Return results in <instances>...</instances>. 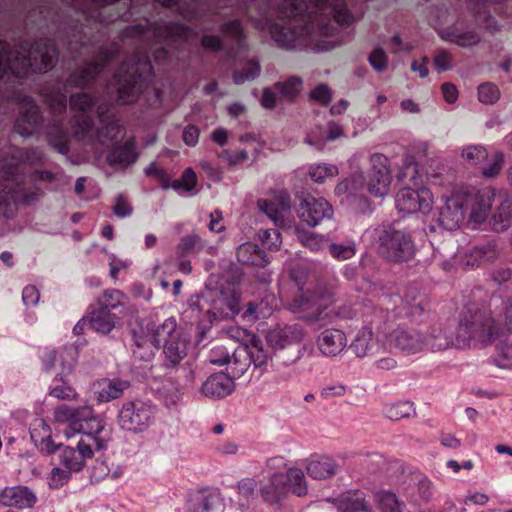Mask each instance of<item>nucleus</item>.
<instances>
[{"mask_svg": "<svg viewBox=\"0 0 512 512\" xmlns=\"http://www.w3.org/2000/svg\"><path fill=\"white\" fill-rule=\"evenodd\" d=\"M189 33V27L174 21L158 20L154 23L128 26L124 36L138 38V51L125 60L114 74L118 86V101L121 104H132L137 101L146 80L153 75L150 51L157 64L168 59V51L163 47H155L157 44L164 41L186 40Z\"/></svg>", "mask_w": 512, "mask_h": 512, "instance_id": "1", "label": "nucleus"}, {"mask_svg": "<svg viewBox=\"0 0 512 512\" xmlns=\"http://www.w3.org/2000/svg\"><path fill=\"white\" fill-rule=\"evenodd\" d=\"M320 15H305L307 4L303 0H283L279 12L290 18L285 25L272 24L270 34L278 47L294 50L305 44V37L316 32L321 36L333 35L337 26H349L355 18L344 0H309Z\"/></svg>", "mask_w": 512, "mask_h": 512, "instance_id": "2", "label": "nucleus"}, {"mask_svg": "<svg viewBox=\"0 0 512 512\" xmlns=\"http://www.w3.org/2000/svg\"><path fill=\"white\" fill-rule=\"evenodd\" d=\"M402 298L398 294H386L381 298L384 308L370 309L364 315V324L358 330L349 348L359 358L373 356L384 349L385 341L395 326L391 311L398 307Z\"/></svg>", "mask_w": 512, "mask_h": 512, "instance_id": "3", "label": "nucleus"}, {"mask_svg": "<svg viewBox=\"0 0 512 512\" xmlns=\"http://www.w3.org/2000/svg\"><path fill=\"white\" fill-rule=\"evenodd\" d=\"M57 59L58 51L48 39H41L34 44L24 42L15 50L0 40V79L9 77V74L23 77L30 69L47 72L54 67Z\"/></svg>", "mask_w": 512, "mask_h": 512, "instance_id": "4", "label": "nucleus"}, {"mask_svg": "<svg viewBox=\"0 0 512 512\" xmlns=\"http://www.w3.org/2000/svg\"><path fill=\"white\" fill-rule=\"evenodd\" d=\"M475 325V330L484 335V339H479V344L489 346L496 344L497 349L501 351V358L495 360L501 368L511 366L512 342H509L508 336L512 335V295L504 299L496 318L487 311H476L470 313Z\"/></svg>", "mask_w": 512, "mask_h": 512, "instance_id": "5", "label": "nucleus"}, {"mask_svg": "<svg viewBox=\"0 0 512 512\" xmlns=\"http://www.w3.org/2000/svg\"><path fill=\"white\" fill-rule=\"evenodd\" d=\"M478 322H473L471 314L460 318L455 329L446 324H435L424 332V350L432 353L450 349H467L472 342L479 344L484 335L475 330Z\"/></svg>", "mask_w": 512, "mask_h": 512, "instance_id": "6", "label": "nucleus"}, {"mask_svg": "<svg viewBox=\"0 0 512 512\" xmlns=\"http://www.w3.org/2000/svg\"><path fill=\"white\" fill-rule=\"evenodd\" d=\"M377 253L391 263H405L416 255L411 232L395 224H383L372 231Z\"/></svg>", "mask_w": 512, "mask_h": 512, "instance_id": "7", "label": "nucleus"}, {"mask_svg": "<svg viewBox=\"0 0 512 512\" xmlns=\"http://www.w3.org/2000/svg\"><path fill=\"white\" fill-rule=\"evenodd\" d=\"M44 196L39 187L24 188V175L0 178V212L5 218H12L18 209V203L31 205Z\"/></svg>", "mask_w": 512, "mask_h": 512, "instance_id": "8", "label": "nucleus"}, {"mask_svg": "<svg viewBox=\"0 0 512 512\" xmlns=\"http://www.w3.org/2000/svg\"><path fill=\"white\" fill-rule=\"evenodd\" d=\"M46 102L54 117V123L47 127L46 138L49 146L61 155H68L70 148L68 134L62 127L67 110V95L62 90H51L46 95Z\"/></svg>", "mask_w": 512, "mask_h": 512, "instance_id": "9", "label": "nucleus"}, {"mask_svg": "<svg viewBox=\"0 0 512 512\" xmlns=\"http://www.w3.org/2000/svg\"><path fill=\"white\" fill-rule=\"evenodd\" d=\"M119 48L116 43L99 47L95 54V61H89L76 68L67 78L65 88L74 86L85 88L93 83L104 68L118 55Z\"/></svg>", "mask_w": 512, "mask_h": 512, "instance_id": "10", "label": "nucleus"}, {"mask_svg": "<svg viewBox=\"0 0 512 512\" xmlns=\"http://www.w3.org/2000/svg\"><path fill=\"white\" fill-rule=\"evenodd\" d=\"M45 162V153L40 147H9L0 153V178L24 175L23 164L39 165Z\"/></svg>", "mask_w": 512, "mask_h": 512, "instance_id": "11", "label": "nucleus"}, {"mask_svg": "<svg viewBox=\"0 0 512 512\" xmlns=\"http://www.w3.org/2000/svg\"><path fill=\"white\" fill-rule=\"evenodd\" d=\"M206 297L210 302L209 319H231L240 312V294L234 286L207 288Z\"/></svg>", "mask_w": 512, "mask_h": 512, "instance_id": "12", "label": "nucleus"}, {"mask_svg": "<svg viewBox=\"0 0 512 512\" xmlns=\"http://www.w3.org/2000/svg\"><path fill=\"white\" fill-rule=\"evenodd\" d=\"M75 423H73V430L82 433L88 441H92L96 450L106 448L105 441L99 436L104 426L102 420L94 414L91 406H81L74 408Z\"/></svg>", "mask_w": 512, "mask_h": 512, "instance_id": "13", "label": "nucleus"}, {"mask_svg": "<svg viewBox=\"0 0 512 512\" xmlns=\"http://www.w3.org/2000/svg\"><path fill=\"white\" fill-rule=\"evenodd\" d=\"M464 198L466 211H469V220L476 224L486 221L491 210L496 191L492 187L479 190H460Z\"/></svg>", "mask_w": 512, "mask_h": 512, "instance_id": "14", "label": "nucleus"}, {"mask_svg": "<svg viewBox=\"0 0 512 512\" xmlns=\"http://www.w3.org/2000/svg\"><path fill=\"white\" fill-rule=\"evenodd\" d=\"M370 164L367 189L375 197H383L388 193L392 182L390 161L384 154L374 153L370 157Z\"/></svg>", "mask_w": 512, "mask_h": 512, "instance_id": "15", "label": "nucleus"}, {"mask_svg": "<svg viewBox=\"0 0 512 512\" xmlns=\"http://www.w3.org/2000/svg\"><path fill=\"white\" fill-rule=\"evenodd\" d=\"M433 204V197L429 189L402 188L395 197V206L399 213L414 214L428 213Z\"/></svg>", "mask_w": 512, "mask_h": 512, "instance_id": "16", "label": "nucleus"}, {"mask_svg": "<svg viewBox=\"0 0 512 512\" xmlns=\"http://www.w3.org/2000/svg\"><path fill=\"white\" fill-rule=\"evenodd\" d=\"M152 415L151 406L140 401L127 402L118 414V421L121 428L127 431L141 432L150 425Z\"/></svg>", "mask_w": 512, "mask_h": 512, "instance_id": "17", "label": "nucleus"}, {"mask_svg": "<svg viewBox=\"0 0 512 512\" xmlns=\"http://www.w3.org/2000/svg\"><path fill=\"white\" fill-rule=\"evenodd\" d=\"M442 199L444 202L439 208L438 224L447 231H454L460 227L466 217L465 200L459 190Z\"/></svg>", "mask_w": 512, "mask_h": 512, "instance_id": "18", "label": "nucleus"}, {"mask_svg": "<svg viewBox=\"0 0 512 512\" xmlns=\"http://www.w3.org/2000/svg\"><path fill=\"white\" fill-rule=\"evenodd\" d=\"M299 199V217L309 226L315 227L323 220L332 218L333 208L326 199L305 193H302Z\"/></svg>", "mask_w": 512, "mask_h": 512, "instance_id": "19", "label": "nucleus"}, {"mask_svg": "<svg viewBox=\"0 0 512 512\" xmlns=\"http://www.w3.org/2000/svg\"><path fill=\"white\" fill-rule=\"evenodd\" d=\"M43 122L39 107L31 97H25L19 108V116L14 124V131L23 138L33 135Z\"/></svg>", "mask_w": 512, "mask_h": 512, "instance_id": "20", "label": "nucleus"}, {"mask_svg": "<svg viewBox=\"0 0 512 512\" xmlns=\"http://www.w3.org/2000/svg\"><path fill=\"white\" fill-rule=\"evenodd\" d=\"M391 344L404 355L410 356L424 352V332L415 328H393Z\"/></svg>", "mask_w": 512, "mask_h": 512, "instance_id": "21", "label": "nucleus"}, {"mask_svg": "<svg viewBox=\"0 0 512 512\" xmlns=\"http://www.w3.org/2000/svg\"><path fill=\"white\" fill-rule=\"evenodd\" d=\"M95 445L92 441L80 439L77 447L63 446L59 452V463L71 472L81 471L87 459L92 458Z\"/></svg>", "mask_w": 512, "mask_h": 512, "instance_id": "22", "label": "nucleus"}, {"mask_svg": "<svg viewBox=\"0 0 512 512\" xmlns=\"http://www.w3.org/2000/svg\"><path fill=\"white\" fill-rule=\"evenodd\" d=\"M57 361H60V372L55 376L54 381H62L63 377H68L73 373L76 364L75 351L71 348L46 351L42 358L43 371L50 373L57 368Z\"/></svg>", "mask_w": 512, "mask_h": 512, "instance_id": "23", "label": "nucleus"}, {"mask_svg": "<svg viewBox=\"0 0 512 512\" xmlns=\"http://www.w3.org/2000/svg\"><path fill=\"white\" fill-rule=\"evenodd\" d=\"M97 113L101 127L94 132L93 137L89 140V145L96 148L97 146L106 147L110 144L112 146L117 144L118 140L123 137L124 127L116 120L105 117L101 107L98 108Z\"/></svg>", "mask_w": 512, "mask_h": 512, "instance_id": "24", "label": "nucleus"}, {"mask_svg": "<svg viewBox=\"0 0 512 512\" xmlns=\"http://www.w3.org/2000/svg\"><path fill=\"white\" fill-rule=\"evenodd\" d=\"M501 247L496 239L483 241L473 246L465 254V264L471 268H479L493 264L500 256Z\"/></svg>", "mask_w": 512, "mask_h": 512, "instance_id": "25", "label": "nucleus"}, {"mask_svg": "<svg viewBox=\"0 0 512 512\" xmlns=\"http://www.w3.org/2000/svg\"><path fill=\"white\" fill-rule=\"evenodd\" d=\"M258 207L277 227H283L285 225V214L291 209V198L288 192L279 191L273 200H258Z\"/></svg>", "mask_w": 512, "mask_h": 512, "instance_id": "26", "label": "nucleus"}, {"mask_svg": "<svg viewBox=\"0 0 512 512\" xmlns=\"http://www.w3.org/2000/svg\"><path fill=\"white\" fill-rule=\"evenodd\" d=\"M304 337V328L293 324L271 330L267 335V341L273 349L279 350L300 344Z\"/></svg>", "mask_w": 512, "mask_h": 512, "instance_id": "27", "label": "nucleus"}, {"mask_svg": "<svg viewBox=\"0 0 512 512\" xmlns=\"http://www.w3.org/2000/svg\"><path fill=\"white\" fill-rule=\"evenodd\" d=\"M0 500L5 506L27 509L34 506L37 497L30 488L19 485L0 491Z\"/></svg>", "mask_w": 512, "mask_h": 512, "instance_id": "28", "label": "nucleus"}, {"mask_svg": "<svg viewBox=\"0 0 512 512\" xmlns=\"http://www.w3.org/2000/svg\"><path fill=\"white\" fill-rule=\"evenodd\" d=\"M317 346L323 355L337 356L347 346L346 334L340 329L327 328L319 334Z\"/></svg>", "mask_w": 512, "mask_h": 512, "instance_id": "29", "label": "nucleus"}, {"mask_svg": "<svg viewBox=\"0 0 512 512\" xmlns=\"http://www.w3.org/2000/svg\"><path fill=\"white\" fill-rule=\"evenodd\" d=\"M139 158L135 141L127 140L123 144H115L107 154V163L112 167L128 168L134 165Z\"/></svg>", "mask_w": 512, "mask_h": 512, "instance_id": "30", "label": "nucleus"}, {"mask_svg": "<svg viewBox=\"0 0 512 512\" xmlns=\"http://www.w3.org/2000/svg\"><path fill=\"white\" fill-rule=\"evenodd\" d=\"M234 381L228 374L219 372L210 375L202 384L201 392L206 397L224 398L234 390Z\"/></svg>", "mask_w": 512, "mask_h": 512, "instance_id": "31", "label": "nucleus"}, {"mask_svg": "<svg viewBox=\"0 0 512 512\" xmlns=\"http://www.w3.org/2000/svg\"><path fill=\"white\" fill-rule=\"evenodd\" d=\"M87 315L89 328L103 335L109 334L119 320L115 312L105 311L93 304L89 306Z\"/></svg>", "mask_w": 512, "mask_h": 512, "instance_id": "32", "label": "nucleus"}, {"mask_svg": "<svg viewBox=\"0 0 512 512\" xmlns=\"http://www.w3.org/2000/svg\"><path fill=\"white\" fill-rule=\"evenodd\" d=\"M287 477L274 473L261 482L260 494L266 502L278 503L288 492Z\"/></svg>", "mask_w": 512, "mask_h": 512, "instance_id": "33", "label": "nucleus"}, {"mask_svg": "<svg viewBox=\"0 0 512 512\" xmlns=\"http://www.w3.org/2000/svg\"><path fill=\"white\" fill-rule=\"evenodd\" d=\"M338 464L329 456L312 455L306 465L307 474L313 479L325 480L336 474Z\"/></svg>", "mask_w": 512, "mask_h": 512, "instance_id": "34", "label": "nucleus"}, {"mask_svg": "<svg viewBox=\"0 0 512 512\" xmlns=\"http://www.w3.org/2000/svg\"><path fill=\"white\" fill-rule=\"evenodd\" d=\"M233 356L235 358V362L239 361L241 358H245V362L247 367L249 364L253 363L255 367H262L267 364L269 359L268 352L263 348L260 340H252L250 346H244L239 349H233Z\"/></svg>", "mask_w": 512, "mask_h": 512, "instance_id": "35", "label": "nucleus"}, {"mask_svg": "<svg viewBox=\"0 0 512 512\" xmlns=\"http://www.w3.org/2000/svg\"><path fill=\"white\" fill-rule=\"evenodd\" d=\"M209 361L213 365L223 366L229 365V368L233 373L242 375L247 370L246 363H239V361L235 362V358L233 356V350L228 349L224 345H218L211 349L209 354Z\"/></svg>", "mask_w": 512, "mask_h": 512, "instance_id": "36", "label": "nucleus"}, {"mask_svg": "<svg viewBox=\"0 0 512 512\" xmlns=\"http://www.w3.org/2000/svg\"><path fill=\"white\" fill-rule=\"evenodd\" d=\"M163 346L164 362L167 368H175L187 355L188 342L182 336L165 343Z\"/></svg>", "mask_w": 512, "mask_h": 512, "instance_id": "37", "label": "nucleus"}, {"mask_svg": "<svg viewBox=\"0 0 512 512\" xmlns=\"http://www.w3.org/2000/svg\"><path fill=\"white\" fill-rule=\"evenodd\" d=\"M204 250L209 254L215 253V248L213 246H207L199 235L193 232L181 238L180 242L176 246L175 253L177 258H184L191 253H199Z\"/></svg>", "mask_w": 512, "mask_h": 512, "instance_id": "38", "label": "nucleus"}, {"mask_svg": "<svg viewBox=\"0 0 512 512\" xmlns=\"http://www.w3.org/2000/svg\"><path fill=\"white\" fill-rule=\"evenodd\" d=\"M237 260L245 265H266L270 259L265 252L252 242L241 244L236 251Z\"/></svg>", "mask_w": 512, "mask_h": 512, "instance_id": "39", "label": "nucleus"}, {"mask_svg": "<svg viewBox=\"0 0 512 512\" xmlns=\"http://www.w3.org/2000/svg\"><path fill=\"white\" fill-rule=\"evenodd\" d=\"M182 336L181 331L178 329L177 321L174 317H169L160 325L156 326L152 332L156 348H160L165 343Z\"/></svg>", "mask_w": 512, "mask_h": 512, "instance_id": "40", "label": "nucleus"}, {"mask_svg": "<svg viewBox=\"0 0 512 512\" xmlns=\"http://www.w3.org/2000/svg\"><path fill=\"white\" fill-rule=\"evenodd\" d=\"M129 383L121 380L103 379L98 382V390L96 391L97 399L100 402H109L119 398Z\"/></svg>", "mask_w": 512, "mask_h": 512, "instance_id": "41", "label": "nucleus"}, {"mask_svg": "<svg viewBox=\"0 0 512 512\" xmlns=\"http://www.w3.org/2000/svg\"><path fill=\"white\" fill-rule=\"evenodd\" d=\"M512 225V199L505 197L492 215V227L496 232H504Z\"/></svg>", "mask_w": 512, "mask_h": 512, "instance_id": "42", "label": "nucleus"}, {"mask_svg": "<svg viewBox=\"0 0 512 512\" xmlns=\"http://www.w3.org/2000/svg\"><path fill=\"white\" fill-rule=\"evenodd\" d=\"M127 300L126 295L117 289H107L103 291V293L96 298L95 303L93 305L108 311L114 312L119 308H123L125 306V302Z\"/></svg>", "mask_w": 512, "mask_h": 512, "instance_id": "43", "label": "nucleus"}, {"mask_svg": "<svg viewBox=\"0 0 512 512\" xmlns=\"http://www.w3.org/2000/svg\"><path fill=\"white\" fill-rule=\"evenodd\" d=\"M133 355L142 361H150L155 356L156 348L154 341H150L143 333L133 331Z\"/></svg>", "mask_w": 512, "mask_h": 512, "instance_id": "44", "label": "nucleus"}, {"mask_svg": "<svg viewBox=\"0 0 512 512\" xmlns=\"http://www.w3.org/2000/svg\"><path fill=\"white\" fill-rule=\"evenodd\" d=\"M41 427L43 430V435L39 437L38 430L36 428L32 429L30 432L31 438L34 441L36 447L39 449L41 453H45L47 455L54 454L56 451L60 452V448L64 445L59 444L56 445L52 437L50 435V429L47 424L41 421Z\"/></svg>", "mask_w": 512, "mask_h": 512, "instance_id": "45", "label": "nucleus"}, {"mask_svg": "<svg viewBox=\"0 0 512 512\" xmlns=\"http://www.w3.org/2000/svg\"><path fill=\"white\" fill-rule=\"evenodd\" d=\"M443 38L462 47H472L480 42V36L475 31H460L456 27L443 32Z\"/></svg>", "mask_w": 512, "mask_h": 512, "instance_id": "46", "label": "nucleus"}, {"mask_svg": "<svg viewBox=\"0 0 512 512\" xmlns=\"http://www.w3.org/2000/svg\"><path fill=\"white\" fill-rule=\"evenodd\" d=\"M284 476L287 477L288 491H291L299 497L307 494L308 488L305 480V474L300 468H288L284 473Z\"/></svg>", "mask_w": 512, "mask_h": 512, "instance_id": "47", "label": "nucleus"}, {"mask_svg": "<svg viewBox=\"0 0 512 512\" xmlns=\"http://www.w3.org/2000/svg\"><path fill=\"white\" fill-rule=\"evenodd\" d=\"M70 124L75 138L78 141L89 143V140L93 137V135L90 136L94 125L93 119L84 114H78L72 117Z\"/></svg>", "mask_w": 512, "mask_h": 512, "instance_id": "48", "label": "nucleus"}, {"mask_svg": "<svg viewBox=\"0 0 512 512\" xmlns=\"http://www.w3.org/2000/svg\"><path fill=\"white\" fill-rule=\"evenodd\" d=\"M337 507L340 512H370L368 502L358 493L343 495Z\"/></svg>", "mask_w": 512, "mask_h": 512, "instance_id": "49", "label": "nucleus"}, {"mask_svg": "<svg viewBox=\"0 0 512 512\" xmlns=\"http://www.w3.org/2000/svg\"><path fill=\"white\" fill-rule=\"evenodd\" d=\"M374 498L382 512H397L403 506L396 494L391 491H378L374 494Z\"/></svg>", "mask_w": 512, "mask_h": 512, "instance_id": "50", "label": "nucleus"}, {"mask_svg": "<svg viewBox=\"0 0 512 512\" xmlns=\"http://www.w3.org/2000/svg\"><path fill=\"white\" fill-rule=\"evenodd\" d=\"M338 174V168L334 164L317 163L309 168V176L316 183H323L328 178Z\"/></svg>", "mask_w": 512, "mask_h": 512, "instance_id": "51", "label": "nucleus"}, {"mask_svg": "<svg viewBox=\"0 0 512 512\" xmlns=\"http://www.w3.org/2000/svg\"><path fill=\"white\" fill-rule=\"evenodd\" d=\"M302 83L303 82L300 77L292 76L284 82H276L275 88L283 97L293 101L300 93Z\"/></svg>", "mask_w": 512, "mask_h": 512, "instance_id": "52", "label": "nucleus"}, {"mask_svg": "<svg viewBox=\"0 0 512 512\" xmlns=\"http://www.w3.org/2000/svg\"><path fill=\"white\" fill-rule=\"evenodd\" d=\"M220 31L224 36L235 41L239 48L243 46L246 36L239 20H231L223 23L220 26Z\"/></svg>", "mask_w": 512, "mask_h": 512, "instance_id": "53", "label": "nucleus"}, {"mask_svg": "<svg viewBox=\"0 0 512 512\" xmlns=\"http://www.w3.org/2000/svg\"><path fill=\"white\" fill-rule=\"evenodd\" d=\"M414 412L413 403L408 401L389 404L385 407V415L392 421L409 417Z\"/></svg>", "mask_w": 512, "mask_h": 512, "instance_id": "54", "label": "nucleus"}, {"mask_svg": "<svg viewBox=\"0 0 512 512\" xmlns=\"http://www.w3.org/2000/svg\"><path fill=\"white\" fill-rule=\"evenodd\" d=\"M260 70V64L257 60H248L245 64V69L243 72L233 73V82L236 85H242L246 81H253L259 76Z\"/></svg>", "mask_w": 512, "mask_h": 512, "instance_id": "55", "label": "nucleus"}, {"mask_svg": "<svg viewBox=\"0 0 512 512\" xmlns=\"http://www.w3.org/2000/svg\"><path fill=\"white\" fill-rule=\"evenodd\" d=\"M96 103L95 97L86 92L75 93L70 96L69 104L73 111L86 112Z\"/></svg>", "mask_w": 512, "mask_h": 512, "instance_id": "56", "label": "nucleus"}, {"mask_svg": "<svg viewBox=\"0 0 512 512\" xmlns=\"http://www.w3.org/2000/svg\"><path fill=\"white\" fill-rule=\"evenodd\" d=\"M207 308H210V302L206 297V289L201 294L192 295L187 302V310L195 316L207 315Z\"/></svg>", "mask_w": 512, "mask_h": 512, "instance_id": "57", "label": "nucleus"}, {"mask_svg": "<svg viewBox=\"0 0 512 512\" xmlns=\"http://www.w3.org/2000/svg\"><path fill=\"white\" fill-rule=\"evenodd\" d=\"M63 377L62 381H57L59 384L52 386L49 390V394L60 400H74L77 398V392L75 389L67 383Z\"/></svg>", "mask_w": 512, "mask_h": 512, "instance_id": "58", "label": "nucleus"}, {"mask_svg": "<svg viewBox=\"0 0 512 512\" xmlns=\"http://www.w3.org/2000/svg\"><path fill=\"white\" fill-rule=\"evenodd\" d=\"M173 7H176L178 14L185 19L192 20L199 18L197 0H175Z\"/></svg>", "mask_w": 512, "mask_h": 512, "instance_id": "59", "label": "nucleus"}, {"mask_svg": "<svg viewBox=\"0 0 512 512\" xmlns=\"http://www.w3.org/2000/svg\"><path fill=\"white\" fill-rule=\"evenodd\" d=\"M500 97L498 87L490 82L478 86V99L483 104H494Z\"/></svg>", "mask_w": 512, "mask_h": 512, "instance_id": "60", "label": "nucleus"}, {"mask_svg": "<svg viewBox=\"0 0 512 512\" xmlns=\"http://www.w3.org/2000/svg\"><path fill=\"white\" fill-rule=\"evenodd\" d=\"M463 158L472 165H477L488 157V152L484 146L471 145L463 149Z\"/></svg>", "mask_w": 512, "mask_h": 512, "instance_id": "61", "label": "nucleus"}, {"mask_svg": "<svg viewBox=\"0 0 512 512\" xmlns=\"http://www.w3.org/2000/svg\"><path fill=\"white\" fill-rule=\"evenodd\" d=\"M71 471L54 467L48 476V485L52 489H58L71 479Z\"/></svg>", "mask_w": 512, "mask_h": 512, "instance_id": "62", "label": "nucleus"}, {"mask_svg": "<svg viewBox=\"0 0 512 512\" xmlns=\"http://www.w3.org/2000/svg\"><path fill=\"white\" fill-rule=\"evenodd\" d=\"M331 255L337 260H348L356 254V247L354 243L349 244H335L329 245Z\"/></svg>", "mask_w": 512, "mask_h": 512, "instance_id": "63", "label": "nucleus"}, {"mask_svg": "<svg viewBox=\"0 0 512 512\" xmlns=\"http://www.w3.org/2000/svg\"><path fill=\"white\" fill-rule=\"evenodd\" d=\"M312 101H315L322 106H327L332 100V92L327 84H318L309 94Z\"/></svg>", "mask_w": 512, "mask_h": 512, "instance_id": "64", "label": "nucleus"}]
</instances>
